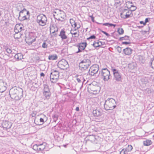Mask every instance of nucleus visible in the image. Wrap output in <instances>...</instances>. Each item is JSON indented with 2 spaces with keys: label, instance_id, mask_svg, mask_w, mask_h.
I'll return each instance as SVG.
<instances>
[{
  "label": "nucleus",
  "instance_id": "22",
  "mask_svg": "<svg viewBox=\"0 0 154 154\" xmlns=\"http://www.w3.org/2000/svg\"><path fill=\"white\" fill-rule=\"evenodd\" d=\"M46 143H43L42 144H38L39 152H42L45 148Z\"/></svg>",
  "mask_w": 154,
  "mask_h": 154
},
{
  "label": "nucleus",
  "instance_id": "8",
  "mask_svg": "<svg viewBox=\"0 0 154 154\" xmlns=\"http://www.w3.org/2000/svg\"><path fill=\"white\" fill-rule=\"evenodd\" d=\"M23 89L19 87H14L12 88L9 92V95H11L13 97L14 94H21L23 93Z\"/></svg>",
  "mask_w": 154,
  "mask_h": 154
},
{
  "label": "nucleus",
  "instance_id": "51",
  "mask_svg": "<svg viewBox=\"0 0 154 154\" xmlns=\"http://www.w3.org/2000/svg\"><path fill=\"white\" fill-rule=\"evenodd\" d=\"M83 78H81V77L80 79V78H77L76 79V80L77 81V82H78V83H81V82H82V80H81Z\"/></svg>",
  "mask_w": 154,
  "mask_h": 154
},
{
  "label": "nucleus",
  "instance_id": "1",
  "mask_svg": "<svg viewBox=\"0 0 154 154\" xmlns=\"http://www.w3.org/2000/svg\"><path fill=\"white\" fill-rule=\"evenodd\" d=\"M116 102L112 98H108L105 100L104 104V109L106 110H112L116 107Z\"/></svg>",
  "mask_w": 154,
  "mask_h": 154
},
{
  "label": "nucleus",
  "instance_id": "60",
  "mask_svg": "<svg viewBox=\"0 0 154 154\" xmlns=\"http://www.w3.org/2000/svg\"><path fill=\"white\" fill-rule=\"evenodd\" d=\"M140 23L141 24H143V25H146V24H144V22L142 21H140Z\"/></svg>",
  "mask_w": 154,
  "mask_h": 154
},
{
  "label": "nucleus",
  "instance_id": "45",
  "mask_svg": "<svg viewBox=\"0 0 154 154\" xmlns=\"http://www.w3.org/2000/svg\"><path fill=\"white\" fill-rule=\"evenodd\" d=\"M96 36L94 35L90 36L89 38H88V40L90 39H95L96 38Z\"/></svg>",
  "mask_w": 154,
  "mask_h": 154
},
{
  "label": "nucleus",
  "instance_id": "46",
  "mask_svg": "<svg viewBox=\"0 0 154 154\" xmlns=\"http://www.w3.org/2000/svg\"><path fill=\"white\" fill-rule=\"evenodd\" d=\"M128 67L131 69H134V66L133 64H128Z\"/></svg>",
  "mask_w": 154,
  "mask_h": 154
},
{
  "label": "nucleus",
  "instance_id": "53",
  "mask_svg": "<svg viewBox=\"0 0 154 154\" xmlns=\"http://www.w3.org/2000/svg\"><path fill=\"white\" fill-rule=\"evenodd\" d=\"M17 34L15 33V34L14 35V37L15 39H17L19 38L20 36H17Z\"/></svg>",
  "mask_w": 154,
  "mask_h": 154
},
{
  "label": "nucleus",
  "instance_id": "64",
  "mask_svg": "<svg viewBox=\"0 0 154 154\" xmlns=\"http://www.w3.org/2000/svg\"><path fill=\"white\" fill-rule=\"evenodd\" d=\"M128 4H130L132 3V2H127Z\"/></svg>",
  "mask_w": 154,
  "mask_h": 154
},
{
  "label": "nucleus",
  "instance_id": "57",
  "mask_svg": "<svg viewBox=\"0 0 154 154\" xmlns=\"http://www.w3.org/2000/svg\"><path fill=\"white\" fill-rule=\"evenodd\" d=\"M36 112H33V113L31 114V115L32 117H34L36 115Z\"/></svg>",
  "mask_w": 154,
  "mask_h": 154
},
{
  "label": "nucleus",
  "instance_id": "61",
  "mask_svg": "<svg viewBox=\"0 0 154 154\" xmlns=\"http://www.w3.org/2000/svg\"><path fill=\"white\" fill-rule=\"evenodd\" d=\"M116 26V24H112V23H110V26H113L114 27H115Z\"/></svg>",
  "mask_w": 154,
  "mask_h": 154
},
{
  "label": "nucleus",
  "instance_id": "40",
  "mask_svg": "<svg viewBox=\"0 0 154 154\" xmlns=\"http://www.w3.org/2000/svg\"><path fill=\"white\" fill-rule=\"evenodd\" d=\"M100 47L102 48H104L105 47L106 43L105 42H102L100 41Z\"/></svg>",
  "mask_w": 154,
  "mask_h": 154
},
{
  "label": "nucleus",
  "instance_id": "14",
  "mask_svg": "<svg viewBox=\"0 0 154 154\" xmlns=\"http://www.w3.org/2000/svg\"><path fill=\"white\" fill-rule=\"evenodd\" d=\"M23 27V24H17L16 25L14 29V32L16 34H18L22 30Z\"/></svg>",
  "mask_w": 154,
  "mask_h": 154
},
{
  "label": "nucleus",
  "instance_id": "15",
  "mask_svg": "<svg viewBox=\"0 0 154 154\" xmlns=\"http://www.w3.org/2000/svg\"><path fill=\"white\" fill-rule=\"evenodd\" d=\"M11 98L13 100H15V101L20 100V99L23 97V94H14L13 97H12L11 95H10Z\"/></svg>",
  "mask_w": 154,
  "mask_h": 154
},
{
  "label": "nucleus",
  "instance_id": "47",
  "mask_svg": "<svg viewBox=\"0 0 154 154\" xmlns=\"http://www.w3.org/2000/svg\"><path fill=\"white\" fill-rule=\"evenodd\" d=\"M6 51L9 54L11 53L12 52V51L11 49L8 48L6 49Z\"/></svg>",
  "mask_w": 154,
  "mask_h": 154
},
{
  "label": "nucleus",
  "instance_id": "38",
  "mask_svg": "<svg viewBox=\"0 0 154 154\" xmlns=\"http://www.w3.org/2000/svg\"><path fill=\"white\" fill-rule=\"evenodd\" d=\"M127 7L128 8H132V9L131 10L132 11H135L137 8V7L136 6H134L133 5H130V7H129V8H128V7Z\"/></svg>",
  "mask_w": 154,
  "mask_h": 154
},
{
  "label": "nucleus",
  "instance_id": "2",
  "mask_svg": "<svg viewBox=\"0 0 154 154\" xmlns=\"http://www.w3.org/2000/svg\"><path fill=\"white\" fill-rule=\"evenodd\" d=\"M99 74L104 81H107L110 78V72L106 68L103 69L101 71H100Z\"/></svg>",
  "mask_w": 154,
  "mask_h": 154
},
{
  "label": "nucleus",
  "instance_id": "32",
  "mask_svg": "<svg viewBox=\"0 0 154 154\" xmlns=\"http://www.w3.org/2000/svg\"><path fill=\"white\" fill-rule=\"evenodd\" d=\"M90 86V89L91 91H97V90L96 89V88L97 87L96 86H95L93 85H91Z\"/></svg>",
  "mask_w": 154,
  "mask_h": 154
},
{
  "label": "nucleus",
  "instance_id": "33",
  "mask_svg": "<svg viewBox=\"0 0 154 154\" xmlns=\"http://www.w3.org/2000/svg\"><path fill=\"white\" fill-rule=\"evenodd\" d=\"M70 23H71L72 26H74V27L75 28L77 26L76 23L75 22V21L72 19H70Z\"/></svg>",
  "mask_w": 154,
  "mask_h": 154
},
{
  "label": "nucleus",
  "instance_id": "6",
  "mask_svg": "<svg viewBox=\"0 0 154 154\" xmlns=\"http://www.w3.org/2000/svg\"><path fill=\"white\" fill-rule=\"evenodd\" d=\"M59 72L58 71L52 69L50 74L51 81L52 83H56L59 79Z\"/></svg>",
  "mask_w": 154,
  "mask_h": 154
},
{
  "label": "nucleus",
  "instance_id": "9",
  "mask_svg": "<svg viewBox=\"0 0 154 154\" xmlns=\"http://www.w3.org/2000/svg\"><path fill=\"white\" fill-rule=\"evenodd\" d=\"M133 15L132 11L131 10L128 11L127 9H124L120 14L121 17L124 19L131 17Z\"/></svg>",
  "mask_w": 154,
  "mask_h": 154
},
{
  "label": "nucleus",
  "instance_id": "42",
  "mask_svg": "<svg viewBox=\"0 0 154 154\" xmlns=\"http://www.w3.org/2000/svg\"><path fill=\"white\" fill-rule=\"evenodd\" d=\"M126 153H127V152L125 150V149H123L120 152V154H125Z\"/></svg>",
  "mask_w": 154,
  "mask_h": 154
},
{
  "label": "nucleus",
  "instance_id": "5",
  "mask_svg": "<svg viewBox=\"0 0 154 154\" xmlns=\"http://www.w3.org/2000/svg\"><path fill=\"white\" fill-rule=\"evenodd\" d=\"M42 93L43 96L46 99H48L50 97L51 93L50 91L48 85L46 83L43 85Z\"/></svg>",
  "mask_w": 154,
  "mask_h": 154
},
{
  "label": "nucleus",
  "instance_id": "54",
  "mask_svg": "<svg viewBox=\"0 0 154 154\" xmlns=\"http://www.w3.org/2000/svg\"><path fill=\"white\" fill-rule=\"evenodd\" d=\"M89 17H91V20L92 21V22H94V17H93V15H91V16H89Z\"/></svg>",
  "mask_w": 154,
  "mask_h": 154
},
{
  "label": "nucleus",
  "instance_id": "11",
  "mask_svg": "<svg viewBox=\"0 0 154 154\" xmlns=\"http://www.w3.org/2000/svg\"><path fill=\"white\" fill-rule=\"evenodd\" d=\"M57 66L60 69L63 70L66 69L69 66L67 62L65 60H63L59 61L58 63Z\"/></svg>",
  "mask_w": 154,
  "mask_h": 154
},
{
  "label": "nucleus",
  "instance_id": "24",
  "mask_svg": "<svg viewBox=\"0 0 154 154\" xmlns=\"http://www.w3.org/2000/svg\"><path fill=\"white\" fill-rule=\"evenodd\" d=\"M14 57L15 59L19 60L21 59L23 57V56L21 53H17L15 55Z\"/></svg>",
  "mask_w": 154,
  "mask_h": 154
},
{
  "label": "nucleus",
  "instance_id": "21",
  "mask_svg": "<svg viewBox=\"0 0 154 154\" xmlns=\"http://www.w3.org/2000/svg\"><path fill=\"white\" fill-rule=\"evenodd\" d=\"M93 113L94 116L99 117L101 115V112L100 110L97 109L94 110L93 111Z\"/></svg>",
  "mask_w": 154,
  "mask_h": 154
},
{
  "label": "nucleus",
  "instance_id": "23",
  "mask_svg": "<svg viewBox=\"0 0 154 154\" xmlns=\"http://www.w3.org/2000/svg\"><path fill=\"white\" fill-rule=\"evenodd\" d=\"M28 18H29L28 16L26 15H23V14H22L21 16H20V17L19 16L18 17V20L21 21L27 20Z\"/></svg>",
  "mask_w": 154,
  "mask_h": 154
},
{
  "label": "nucleus",
  "instance_id": "56",
  "mask_svg": "<svg viewBox=\"0 0 154 154\" xmlns=\"http://www.w3.org/2000/svg\"><path fill=\"white\" fill-rule=\"evenodd\" d=\"M110 23H103L102 24L103 26H108V25H109V26H110Z\"/></svg>",
  "mask_w": 154,
  "mask_h": 154
},
{
  "label": "nucleus",
  "instance_id": "55",
  "mask_svg": "<svg viewBox=\"0 0 154 154\" xmlns=\"http://www.w3.org/2000/svg\"><path fill=\"white\" fill-rule=\"evenodd\" d=\"M74 32V31H71V33L72 34V35H76L77 34V32Z\"/></svg>",
  "mask_w": 154,
  "mask_h": 154
},
{
  "label": "nucleus",
  "instance_id": "18",
  "mask_svg": "<svg viewBox=\"0 0 154 154\" xmlns=\"http://www.w3.org/2000/svg\"><path fill=\"white\" fill-rule=\"evenodd\" d=\"M59 36H60L62 40L66 39L68 38L67 36L66 35V32L63 29L61 30Z\"/></svg>",
  "mask_w": 154,
  "mask_h": 154
},
{
  "label": "nucleus",
  "instance_id": "20",
  "mask_svg": "<svg viewBox=\"0 0 154 154\" xmlns=\"http://www.w3.org/2000/svg\"><path fill=\"white\" fill-rule=\"evenodd\" d=\"M59 14H57L63 20L65 19L66 17V15L65 13L62 10H59Z\"/></svg>",
  "mask_w": 154,
  "mask_h": 154
},
{
  "label": "nucleus",
  "instance_id": "30",
  "mask_svg": "<svg viewBox=\"0 0 154 154\" xmlns=\"http://www.w3.org/2000/svg\"><path fill=\"white\" fill-rule=\"evenodd\" d=\"M57 27L55 28L53 26H52L50 28V32L52 33H54L56 31H57Z\"/></svg>",
  "mask_w": 154,
  "mask_h": 154
},
{
  "label": "nucleus",
  "instance_id": "48",
  "mask_svg": "<svg viewBox=\"0 0 154 154\" xmlns=\"http://www.w3.org/2000/svg\"><path fill=\"white\" fill-rule=\"evenodd\" d=\"M101 31L103 33H104V34H105L106 36H107V37H109L110 36V35L108 34V33H107L105 31H103V30H101Z\"/></svg>",
  "mask_w": 154,
  "mask_h": 154
},
{
  "label": "nucleus",
  "instance_id": "12",
  "mask_svg": "<svg viewBox=\"0 0 154 154\" xmlns=\"http://www.w3.org/2000/svg\"><path fill=\"white\" fill-rule=\"evenodd\" d=\"M8 85L6 82L2 80H0V92L2 93L7 89Z\"/></svg>",
  "mask_w": 154,
  "mask_h": 154
},
{
  "label": "nucleus",
  "instance_id": "41",
  "mask_svg": "<svg viewBox=\"0 0 154 154\" xmlns=\"http://www.w3.org/2000/svg\"><path fill=\"white\" fill-rule=\"evenodd\" d=\"M115 48H116L117 51L119 53H120L122 52V48L120 47L119 46H117V47H115Z\"/></svg>",
  "mask_w": 154,
  "mask_h": 154
},
{
  "label": "nucleus",
  "instance_id": "17",
  "mask_svg": "<svg viewBox=\"0 0 154 154\" xmlns=\"http://www.w3.org/2000/svg\"><path fill=\"white\" fill-rule=\"evenodd\" d=\"M22 14H23V15H26L27 16H28V18L29 17L30 15L29 11H27L26 9L24 8L23 10L20 11L19 13V16L20 17V16H21Z\"/></svg>",
  "mask_w": 154,
  "mask_h": 154
},
{
  "label": "nucleus",
  "instance_id": "39",
  "mask_svg": "<svg viewBox=\"0 0 154 154\" xmlns=\"http://www.w3.org/2000/svg\"><path fill=\"white\" fill-rule=\"evenodd\" d=\"M150 64L151 67L154 69V58L153 60L152 59H151Z\"/></svg>",
  "mask_w": 154,
  "mask_h": 154
},
{
  "label": "nucleus",
  "instance_id": "35",
  "mask_svg": "<svg viewBox=\"0 0 154 154\" xmlns=\"http://www.w3.org/2000/svg\"><path fill=\"white\" fill-rule=\"evenodd\" d=\"M36 40V39L34 38V39H32L31 40V39L29 40V41L27 42H26V43L28 44L29 45H31L33 42H34Z\"/></svg>",
  "mask_w": 154,
  "mask_h": 154
},
{
  "label": "nucleus",
  "instance_id": "52",
  "mask_svg": "<svg viewBox=\"0 0 154 154\" xmlns=\"http://www.w3.org/2000/svg\"><path fill=\"white\" fill-rule=\"evenodd\" d=\"M150 20V18H146L145 20V22H144V24H146V23L148 22L149 21V20Z\"/></svg>",
  "mask_w": 154,
  "mask_h": 154
},
{
  "label": "nucleus",
  "instance_id": "49",
  "mask_svg": "<svg viewBox=\"0 0 154 154\" xmlns=\"http://www.w3.org/2000/svg\"><path fill=\"white\" fill-rule=\"evenodd\" d=\"M60 10V9L56 8V9L54 11L53 13L55 14H57H57H59V10Z\"/></svg>",
  "mask_w": 154,
  "mask_h": 154
},
{
  "label": "nucleus",
  "instance_id": "29",
  "mask_svg": "<svg viewBox=\"0 0 154 154\" xmlns=\"http://www.w3.org/2000/svg\"><path fill=\"white\" fill-rule=\"evenodd\" d=\"M34 122H35V123L37 125H41L43 124V123L44 122V120L43 118H41L40 119V123H39V122L36 123V121L35 120Z\"/></svg>",
  "mask_w": 154,
  "mask_h": 154
},
{
  "label": "nucleus",
  "instance_id": "25",
  "mask_svg": "<svg viewBox=\"0 0 154 154\" xmlns=\"http://www.w3.org/2000/svg\"><path fill=\"white\" fill-rule=\"evenodd\" d=\"M130 37L128 35H125L124 37H121L119 38V41H121L123 40H129L130 41L129 39Z\"/></svg>",
  "mask_w": 154,
  "mask_h": 154
},
{
  "label": "nucleus",
  "instance_id": "31",
  "mask_svg": "<svg viewBox=\"0 0 154 154\" xmlns=\"http://www.w3.org/2000/svg\"><path fill=\"white\" fill-rule=\"evenodd\" d=\"M133 149L132 146L131 145H128V147L125 149L127 152H130Z\"/></svg>",
  "mask_w": 154,
  "mask_h": 154
},
{
  "label": "nucleus",
  "instance_id": "19",
  "mask_svg": "<svg viewBox=\"0 0 154 154\" xmlns=\"http://www.w3.org/2000/svg\"><path fill=\"white\" fill-rule=\"evenodd\" d=\"M132 50L129 48H127L123 49L124 53L126 55H129L132 52Z\"/></svg>",
  "mask_w": 154,
  "mask_h": 154
},
{
  "label": "nucleus",
  "instance_id": "50",
  "mask_svg": "<svg viewBox=\"0 0 154 154\" xmlns=\"http://www.w3.org/2000/svg\"><path fill=\"white\" fill-rule=\"evenodd\" d=\"M131 42H122V44L127 45L128 44H130Z\"/></svg>",
  "mask_w": 154,
  "mask_h": 154
},
{
  "label": "nucleus",
  "instance_id": "44",
  "mask_svg": "<svg viewBox=\"0 0 154 154\" xmlns=\"http://www.w3.org/2000/svg\"><path fill=\"white\" fill-rule=\"evenodd\" d=\"M88 137L89 139H92L93 140H94L95 139V137L94 135H90L88 136Z\"/></svg>",
  "mask_w": 154,
  "mask_h": 154
},
{
  "label": "nucleus",
  "instance_id": "13",
  "mask_svg": "<svg viewBox=\"0 0 154 154\" xmlns=\"http://www.w3.org/2000/svg\"><path fill=\"white\" fill-rule=\"evenodd\" d=\"M87 44L86 42H82L79 43L77 45V46L78 47V51L76 52L77 53L80 52L82 50H84Z\"/></svg>",
  "mask_w": 154,
  "mask_h": 154
},
{
  "label": "nucleus",
  "instance_id": "37",
  "mask_svg": "<svg viewBox=\"0 0 154 154\" xmlns=\"http://www.w3.org/2000/svg\"><path fill=\"white\" fill-rule=\"evenodd\" d=\"M52 118L53 119L54 122H56L58 119V116L57 115H54L53 116Z\"/></svg>",
  "mask_w": 154,
  "mask_h": 154
},
{
  "label": "nucleus",
  "instance_id": "16",
  "mask_svg": "<svg viewBox=\"0 0 154 154\" xmlns=\"http://www.w3.org/2000/svg\"><path fill=\"white\" fill-rule=\"evenodd\" d=\"M2 125L4 128H5L7 129L11 128L12 124L10 122L7 121H3V123H2Z\"/></svg>",
  "mask_w": 154,
  "mask_h": 154
},
{
  "label": "nucleus",
  "instance_id": "43",
  "mask_svg": "<svg viewBox=\"0 0 154 154\" xmlns=\"http://www.w3.org/2000/svg\"><path fill=\"white\" fill-rule=\"evenodd\" d=\"M42 47L43 48H45L48 47V45L46 44L45 42H43Z\"/></svg>",
  "mask_w": 154,
  "mask_h": 154
},
{
  "label": "nucleus",
  "instance_id": "59",
  "mask_svg": "<svg viewBox=\"0 0 154 154\" xmlns=\"http://www.w3.org/2000/svg\"><path fill=\"white\" fill-rule=\"evenodd\" d=\"M33 34H34V33H33L32 32H31L29 34V36L30 37H31L32 36H33Z\"/></svg>",
  "mask_w": 154,
  "mask_h": 154
},
{
  "label": "nucleus",
  "instance_id": "10",
  "mask_svg": "<svg viewBox=\"0 0 154 154\" xmlns=\"http://www.w3.org/2000/svg\"><path fill=\"white\" fill-rule=\"evenodd\" d=\"M99 69V66L97 64L94 65L92 66L88 71L90 75L92 76L96 74Z\"/></svg>",
  "mask_w": 154,
  "mask_h": 154
},
{
  "label": "nucleus",
  "instance_id": "34",
  "mask_svg": "<svg viewBox=\"0 0 154 154\" xmlns=\"http://www.w3.org/2000/svg\"><path fill=\"white\" fill-rule=\"evenodd\" d=\"M38 148V144H35L33 146V149L35 151H37L38 152H39Z\"/></svg>",
  "mask_w": 154,
  "mask_h": 154
},
{
  "label": "nucleus",
  "instance_id": "28",
  "mask_svg": "<svg viewBox=\"0 0 154 154\" xmlns=\"http://www.w3.org/2000/svg\"><path fill=\"white\" fill-rule=\"evenodd\" d=\"M92 45L95 48L100 47V41L98 40L97 42L94 41Z\"/></svg>",
  "mask_w": 154,
  "mask_h": 154
},
{
  "label": "nucleus",
  "instance_id": "3",
  "mask_svg": "<svg viewBox=\"0 0 154 154\" xmlns=\"http://www.w3.org/2000/svg\"><path fill=\"white\" fill-rule=\"evenodd\" d=\"M91 61L89 59H84L79 63L80 69L83 71L87 69L91 64Z\"/></svg>",
  "mask_w": 154,
  "mask_h": 154
},
{
  "label": "nucleus",
  "instance_id": "27",
  "mask_svg": "<svg viewBox=\"0 0 154 154\" xmlns=\"http://www.w3.org/2000/svg\"><path fill=\"white\" fill-rule=\"evenodd\" d=\"M152 143L151 140H147L143 141V144L145 146H148L151 145Z\"/></svg>",
  "mask_w": 154,
  "mask_h": 154
},
{
  "label": "nucleus",
  "instance_id": "58",
  "mask_svg": "<svg viewBox=\"0 0 154 154\" xmlns=\"http://www.w3.org/2000/svg\"><path fill=\"white\" fill-rule=\"evenodd\" d=\"M144 80H145V84H146L147 83H148L149 82L148 81V78H145V79H144Z\"/></svg>",
  "mask_w": 154,
  "mask_h": 154
},
{
  "label": "nucleus",
  "instance_id": "62",
  "mask_svg": "<svg viewBox=\"0 0 154 154\" xmlns=\"http://www.w3.org/2000/svg\"><path fill=\"white\" fill-rule=\"evenodd\" d=\"M40 76L41 77H44L45 76V75L42 72L40 74Z\"/></svg>",
  "mask_w": 154,
  "mask_h": 154
},
{
  "label": "nucleus",
  "instance_id": "26",
  "mask_svg": "<svg viewBox=\"0 0 154 154\" xmlns=\"http://www.w3.org/2000/svg\"><path fill=\"white\" fill-rule=\"evenodd\" d=\"M57 55H49L48 56V59L49 60H54L57 59Z\"/></svg>",
  "mask_w": 154,
  "mask_h": 154
},
{
  "label": "nucleus",
  "instance_id": "36",
  "mask_svg": "<svg viewBox=\"0 0 154 154\" xmlns=\"http://www.w3.org/2000/svg\"><path fill=\"white\" fill-rule=\"evenodd\" d=\"M117 31L120 35H122L123 34L124 32V30L122 28H119L118 29Z\"/></svg>",
  "mask_w": 154,
  "mask_h": 154
},
{
  "label": "nucleus",
  "instance_id": "63",
  "mask_svg": "<svg viewBox=\"0 0 154 154\" xmlns=\"http://www.w3.org/2000/svg\"><path fill=\"white\" fill-rule=\"evenodd\" d=\"M75 110L77 111H79V107H77L76 108Z\"/></svg>",
  "mask_w": 154,
  "mask_h": 154
},
{
  "label": "nucleus",
  "instance_id": "7",
  "mask_svg": "<svg viewBox=\"0 0 154 154\" xmlns=\"http://www.w3.org/2000/svg\"><path fill=\"white\" fill-rule=\"evenodd\" d=\"M112 70L113 75V80H115L117 82H121L122 79V77L121 74L119 73V70L114 69L113 67H112Z\"/></svg>",
  "mask_w": 154,
  "mask_h": 154
},
{
  "label": "nucleus",
  "instance_id": "4",
  "mask_svg": "<svg viewBox=\"0 0 154 154\" xmlns=\"http://www.w3.org/2000/svg\"><path fill=\"white\" fill-rule=\"evenodd\" d=\"M47 18L45 14H42L38 15L37 17L36 22L39 25L44 26L46 23Z\"/></svg>",
  "mask_w": 154,
  "mask_h": 154
}]
</instances>
